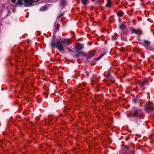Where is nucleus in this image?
<instances>
[{
	"mask_svg": "<svg viewBox=\"0 0 154 154\" xmlns=\"http://www.w3.org/2000/svg\"><path fill=\"white\" fill-rule=\"evenodd\" d=\"M88 0H82V4L84 5L88 4Z\"/></svg>",
	"mask_w": 154,
	"mask_h": 154,
	"instance_id": "2eb2a0df",
	"label": "nucleus"
},
{
	"mask_svg": "<svg viewBox=\"0 0 154 154\" xmlns=\"http://www.w3.org/2000/svg\"><path fill=\"white\" fill-rule=\"evenodd\" d=\"M82 45L80 44H78L76 46V48L77 49L81 50L82 48Z\"/></svg>",
	"mask_w": 154,
	"mask_h": 154,
	"instance_id": "9b49d317",
	"label": "nucleus"
},
{
	"mask_svg": "<svg viewBox=\"0 0 154 154\" xmlns=\"http://www.w3.org/2000/svg\"><path fill=\"white\" fill-rule=\"evenodd\" d=\"M112 40H114L116 39V37L112 36Z\"/></svg>",
	"mask_w": 154,
	"mask_h": 154,
	"instance_id": "412c9836",
	"label": "nucleus"
},
{
	"mask_svg": "<svg viewBox=\"0 0 154 154\" xmlns=\"http://www.w3.org/2000/svg\"><path fill=\"white\" fill-rule=\"evenodd\" d=\"M66 3V1L65 0H62L60 2V5L62 6H63L65 5Z\"/></svg>",
	"mask_w": 154,
	"mask_h": 154,
	"instance_id": "ddd939ff",
	"label": "nucleus"
},
{
	"mask_svg": "<svg viewBox=\"0 0 154 154\" xmlns=\"http://www.w3.org/2000/svg\"><path fill=\"white\" fill-rule=\"evenodd\" d=\"M144 108L145 111L148 112L152 111L154 109V107L150 104L146 105Z\"/></svg>",
	"mask_w": 154,
	"mask_h": 154,
	"instance_id": "39448f33",
	"label": "nucleus"
},
{
	"mask_svg": "<svg viewBox=\"0 0 154 154\" xmlns=\"http://www.w3.org/2000/svg\"><path fill=\"white\" fill-rule=\"evenodd\" d=\"M113 5V3L110 0H108L106 4V6L110 7Z\"/></svg>",
	"mask_w": 154,
	"mask_h": 154,
	"instance_id": "6e6552de",
	"label": "nucleus"
},
{
	"mask_svg": "<svg viewBox=\"0 0 154 154\" xmlns=\"http://www.w3.org/2000/svg\"><path fill=\"white\" fill-rule=\"evenodd\" d=\"M105 54V53H103V54H102L100 55L98 57L97 59V60H98L100 59L102 57H103Z\"/></svg>",
	"mask_w": 154,
	"mask_h": 154,
	"instance_id": "dca6fc26",
	"label": "nucleus"
},
{
	"mask_svg": "<svg viewBox=\"0 0 154 154\" xmlns=\"http://www.w3.org/2000/svg\"><path fill=\"white\" fill-rule=\"evenodd\" d=\"M62 14H61L60 16H59V17H58V18H60L61 17V16H62Z\"/></svg>",
	"mask_w": 154,
	"mask_h": 154,
	"instance_id": "5701e85b",
	"label": "nucleus"
},
{
	"mask_svg": "<svg viewBox=\"0 0 154 154\" xmlns=\"http://www.w3.org/2000/svg\"><path fill=\"white\" fill-rule=\"evenodd\" d=\"M129 115H128V117H129Z\"/></svg>",
	"mask_w": 154,
	"mask_h": 154,
	"instance_id": "b1692460",
	"label": "nucleus"
},
{
	"mask_svg": "<svg viewBox=\"0 0 154 154\" xmlns=\"http://www.w3.org/2000/svg\"><path fill=\"white\" fill-rule=\"evenodd\" d=\"M51 46L52 48L56 47L57 48L60 52L64 51V48L62 43L60 42H57L55 44L54 42L52 41L51 43Z\"/></svg>",
	"mask_w": 154,
	"mask_h": 154,
	"instance_id": "f03ea898",
	"label": "nucleus"
},
{
	"mask_svg": "<svg viewBox=\"0 0 154 154\" xmlns=\"http://www.w3.org/2000/svg\"><path fill=\"white\" fill-rule=\"evenodd\" d=\"M143 112L141 110L136 109L134 113L131 116L133 117H140L143 115Z\"/></svg>",
	"mask_w": 154,
	"mask_h": 154,
	"instance_id": "20e7f679",
	"label": "nucleus"
},
{
	"mask_svg": "<svg viewBox=\"0 0 154 154\" xmlns=\"http://www.w3.org/2000/svg\"><path fill=\"white\" fill-rule=\"evenodd\" d=\"M46 9L45 6H43L40 8V10L41 11H45Z\"/></svg>",
	"mask_w": 154,
	"mask_h": 154,
	"instance_id": "f3484780",
	"label": "nucleus"
},
{
	"mask_svg": "<svg viewBox=\"0 0 154 154\" xmlns=\"http://www.w3.org/2000/svg\"><path fill=\"white\" fill-rule=\"evenodd\" d=\"M138 100V99L137 98H134L133 99V101L134 103H136Z\"/></svg>",
	"mask_w": 154,
	"mask_h": 154,
	"instance_id": "aec40b11",
	"label": "nucleus"
},
{
	"mask_svg": "<svg viewBox=\"0 0 154 154\" xmlns=\"http://www.w3.org/2000/svg\"><path fill=\"white\" fill-rule=\"evenodd\" d=\"M124 14V13L122 11H119L118 12L117 14L118 16L121 17Z\"/></svg>",
	"mask_w": 154,
	"mask_h": 154,
	"instance_id": "4468645a",
	"label": "nucleus"
},
{
	"mask_svg": "<svg viewBox=\"0 0 154 154\" xmlns=\"http://www.w3.org/2000/svg\"><path fill=\"white\" fill-rule=\"evenodd\" d=\"M57 28V30H58L59 29V27H60V25L59 24H57L56 25V26Z\"/></svg>",
	"mask_w": 154,
	"mask_h": 154,
	"instance_id": "6ab92c4d",
	"label": "nucleus"
},
{
	"mask_svg": "<svg viewBox=\"0 0 154 154\" xmlns=\"http://www.w3.org/2000/svg\"><path fill=\"white\" fill-rule=\"evenodd\" d=\"M61 42L65 45H67L71 43L70 40L68 38H64L61 40Z\"/></svg>",
	"mask_w": 154,
	"mask_h": 154,
	"instance_id": "423d86ee",
	"label": "nucleus"
},
{
	"mask_svg": "<svg viewBox=\"0 0 154 154\" xmlns=\"http://www.w3.org/2000/svg\"><path fill=\"white\" fill-rule=\"evenodd\" d=\"M95 53L93 52H91L89 53L88 57V58H90L93 57L95 55Z\"/></svg>",
	"mask_w": 154,
	"mask_h": 154,
	"instance_id": "f8f14e48",
	"label": "nucleus"
},
{
	"mask_svg": "<svg viewBox=\"0 0 154 154\" xmlns=\"http://www.w3.org/2000/svg\"><path fill=\"white\" fill-rule=\"evenodd\" d=\"M119 27L122 30H124L122 31V33L121 34V37L122 39H123L124 41H126L127 40V39L126 38H123V34H125L127 33V30L126 29L125 25L123 24H121L119 25Z\"/></svg>",
	"mask_w": 154,
	"mask_h": 154,
	"instance_id": "7ed1b4c3",
	"label": "nucleus"
},
{
	"mask_svg": "<svg viewBox=\"0 0 154 154\" xmlns=\"http://www.w3.org/2000/svg\"><path fill=\"white\" fill-rule=\"evenodd\" d=\"M131 30L132 33H134L136 34H140L141 33V31L139 29H136L133 28H132Z\"/></svg>",
	"mask_w": 154,
	"mask_h": 154,
	"instance_id": "0eeeda50",
	"label": "nucleus"
},
{
	"mask_svg": "<svg viewBox=\"0 0 154 154\" xmlns=\"http://www.w3.org/2000/svg\"><path fill=\"white\" fill-rule=\"evenodd\" d=\"M143 42L144 44V45L146 47H148L150 45V42L147 40H144Z\"/></svg>",
	"mask_w": 154,
	"mask_h": 154,
	"instance_id": "1a4fd4ad",
	"label": "nucleus"
},
{
	"mask_svg": "<svg viewBox=\"0 0 154 154\" xmlns=\"http://www.w3.org/2000/svg\"><path fill=\"white\" fill-rule=\"evenodd\" d=\"M81 54V52H79L76 55H75V56L76 58H78L79 56H80Z\"/></svg>",
	"mask_w": 154,
	"mask_h": 154,
	"instance_id": "a211bd4d",
	"label": "nucleus"
},
{
	"mask_svg": "<svg viewBox=\"0 0 154 154\" xmlns=\"http://www.w3.org/2000/svg\"><path fill=\"white\" fill-rule=\"evenodd\" d=\"M146 80L145 79H142L139 81V83L141 86L143 85L146 82Z\"/></svg>",
	"mask_w": 154,
	"mask_h": 154,
	"instance_id": "9d476101",
	"label": "nucleus"
},
{
	"mask_svg": "<svg viewBox=\"0 0 154 154\" xmlns=\"http://www.w3.org/2000/svg\"><path fill=\"white\" fill-rule=\"evenodd\" d=\"M11 1L17 5H23L25 7L31 6L33 3L32 0H12Z\"/></svg>",
	"mask_w": 154,
	"mask_h": 154,
	"instance_id": "f257e3e1",
	"label": "nucleus"
},
{
	"mask_svg": "<svg viewBox=\"0 0 154 154\" xmlns=\"http://www.w3.org/2000/svg\"><path fill=\"white\" fill-rule=\"evenodd\" d=\"M67 49L69 51H71L69 48H67Z\"/></svg>",
	"mask_w": 154,
	"mask_h": 154,
	"instance_id": "4be33fe9",
	"label": "nucleus"
}]
</instances>
